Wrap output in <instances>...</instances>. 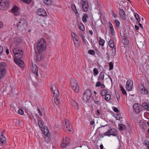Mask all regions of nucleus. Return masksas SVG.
Returning <instances> with one entry per match:
<instances>
[{"label": "nucleus", "instance_id": "f704fd0d", "mask_svg": "<svg viewBox=\"0 0 149 149\" xmlns=\"http://www.w3.org/2000/svg\"><path fill=\"white\" fill-rule=\"evenodd\" d=\"M100 40L99 41V45L102 46H103L105 42L104 40L103 39H102L101 37L99 38Z\"/></svg>", "mask_w": 149, "mask_h": 149}, {"label": "nucleus", "instance_id": "603ef678", "mask_svg": "<svg viewBox=\"0 0 149 149\" xmlns=\"http://www.w3.org/2000/svg\"><path fill=\"white\" fill-rule=\"evenodd\" d=\"M110 30L111 32V34L113 35H114L115 34V32L114 30L113 27H111L109 29Z\"/></svg>", "mask_w": 149, "mask_h": 149}, {"label": "nucleus", "instance_id": "58836bf2", "mask_svg": "<svg viewBox=\"0 0 149 149\" xmlns=\"http://www.w3.org/2000/svg\"><path fill=\"white\" fill-rule=\"evenodd\" d=\"M44 2L47 5H50L51 4V0H44Z\"/></svg>", "mask_w": 149, "mask_h": 149}, {"label": "nucleus", "instance_id": "f3484780", "mask_svg": "<svg viewBox=\"0 0 149 149\" xmlns=\"http://www.w3.org/2000/svg\"><path fill=\"white\" fill-rule=\"evenodd\" d=\"M72 106L76 109L79 110V104L73 99H71L70 101Z\"/></svg>", "mask_w": 149, "mask_h": 149}, {"label": "nucleus", "instance_id": "9d476101", "mask_svg": "<svg viewBox=\"0 0 149 149\" xmlns=\"http://www.w3.org/2000/svg\"><path fill=\"white\" fill-rule=\"evenodd\" d=\"M81 3L82 4V7L84 11L86 12L88 10V3L87 1L83 0H81Z\"/></svg>", "mask_w": 149, "mask_h": 149}, {"label": "nucleus", "instance_id": "ddd939ff", "mask_svg": "<svg viewBox=\"0 0 149 149\" xmlns=\"http://www.w3.org/2000/svg\"><path fill=\"white\" fill-rule=\"evenodd\" d=\"M63 124L64 126H66V128L69 131H71L72 127L69 121L65 119L63 122Z\"/></svg>", "mask_w": 149, "mask_h": 149}, {"label": "nucleus", "instance_id": "cd10ccee", "mask_svg": "<svg viewBox=\"0 0 149 149\" xmlns=\"http://www.w3.org/2000/svg\"><path fill=\"white\" fill-rule=\"evenodd\" d=\"M42 129H43L44 130V134L46 136L48 135L49 133V131L47 128V127L45 128V127Z\"/></svg>", "mask_w": 149, "mask_h": 149}, {"label": "nucleus", "instance_id": "e2e57ef3", "mask_svg": "<svg viewBox=\"0 0 149 149\" xmlns=\"http://www.w3.org/2000/svg\"><path fill=\"white\" fill-rule=\"evenodd\" d=\"M100 110H97L96 111V114L98 116L100 115Z\"/></svg>", "mask_w": 149, "mask_h": 149}, {"label": "nucleus", "instance_id": "1a4fd4ad", "mask_svg": "<svg viewBox=\"0 0 149 149\" xmlns=\"http://www.w3.org/2000/svg\"><path fill=\"white\" fill-rule=\"evenodd\" d=\"M31 70L32 72L36 75V78L40 76V75H39L38 73V67L33 63H32Z\"/></svg>", "mask_w": 149, "mask_h": 149}, {"label": "nucleus", "instance_id": "774afa93", "mask_svg": "<svg viewBox=\"0 0 149 149\" xmlns=\"http://www.w3.org/2000/svg\"><path fill=\"white\" fill-rule=\"evenodd\" d=\"M38 111L39 115L40 116H42V113L39 109H38Z\"/></svg>", "mask_w": 149, "mask_h": 149}, {"label": "nucleus", "instance_id": "3c124183", "mask_svg": "<svg viewBox=\"0 0 149 149\" xmlns=\"http://www.w3.org/2000/svg\"><path fill=\"white\" fill-rule=\"evenodd\" d=\"M18 112L19 114L21 115L23 114L24 113V111L22 109H19L18 110Z\"/></svg>", "mask_w": 149, "mask_h": 149}, {"label": "nucleus", "instance_id": "13d9d810", "mask_svg": "<svg viewBox=\"0 0 149 149\" xmlns=\"http://www.w3.org/2000/svg\"><path fill=\"white\" fill-rule=\"evenodd\" d=\"M102 83L101 82L98 81L97 82L95 85V86L96 87H98L100 86L101 85Z\"/></svg>", "mask_w": 149, "mask_h": 149}, {"label": "nucleus", "instance_id": "8fccbe9b", "mask_svg": "<svg viewBox=\"0 0 149 149\" xmlns=\"http://www.w3.org/2000/svg\"><path fill=\"white\" fill-rule=\"evenodd\" d=\"M114 22L116 24V26L118 27L120 25V22L117 19H115L114 20Z\"/></svg>", "mask_w": 149, "mask_h": 149}, {"label": "nucleus", "instance_id": "2f4dec72", "mask_svg": "<svg viewBox=\"0 0 149 149\" xmlns=\"http://www.w3.org/2000/svg\"><path fill=\"white\" fill-rule=\"evenodd\" d=\"M54 94V96L55 97H58V96L59 92L58 90L57 89L55 91L52 92Z\"/></svg>", "mask_w": 149, "mask_h": 149}, {"label": "nucleus", "instance_id": "412c9836", "mask_svg": "<svg viewBox=\"0 0 149 149\" xmlns=\"http://www.w3.org/2000/svg\"><path fill=\"white\" fill-rule=\"evenodd\" d=\"M100 97L95 96V97L93 99L95 103L97 105H101V104L100 101Z\"/></svg>", "mask_w": 149, "mask_h": 149}, {"label": "nucleus", "instance_id": "4d7b16f0", "mask_svg": "<svg viewBox=\"0 0 149 149\" xmlns=\"http://www.w3.org/2000/svg\"><path fill=\"white\" fill-rule=\"evenodd\" d=\"M116 97L117 100L119 101L120 99V96L118 93H115Z\"/></svg>", "mask_w": 149, "mask_h": 149}, {"label": "nucleus", "instance_id": "37998d69", "mask_svg": "<svg viewBox=\"0 0 149 149\" xmlns=\"http://www.w3.org/2000/svg\"><path fill=\"white\" fill-rule=\"evenodd\" d=\"M50 88L52 92L56 90V89H57V88H56L55 85L54 84L51 85L50 87Z\"/></svg>", "mask_w": 149, "mask_h": 149}, {"label": "nucleus", "instance_id": "09e8293b", "mask_svg": "<svg viewBox=\"0 0 149 149\" xmlns=\"http://www.w3.org/2000/svg\"><path fill=\"white\" fill-rule=\"evenodd\" d=\"M109 70H111L113 69V63L112 62H110L109 64Z\"/></svg>", "mask_w": 149, "mask_h": 149}, {"label": "nucleus", "instance_id": "423d86ee", "mask_svg": "<svg viewBox=\"0 0 149 149\" xmlns=\"http://www.w3.org/2000/svg\"><path fill=\"white\" fill-rule=\"evenodd\" d=\"M6 65L4 62L0 63V79L3 78L6 74Z\"/></svg>", "mask_w": 149, "mask_h": 149}, {"label": "nucleus", "instance_id": "dca6fc26", "mask_svg": "<svg viewBox=\"0 0 149 149\" xmlns=\"http://www.w3.org/2000/svg\"><path fill=\"white\" fill-rule=\"evenodd\" d=\"M20 59H14V60L17 65L21 68H23L24 65V63L22 60H21Z\"/></svg>", "mask_w": 149, "mask_h": 149}, {"label": "nucleus", "instance_id": "393cba45", "mask_svg": "<svg viewBox=\"0 0 149 149\" xmlns=\"http://www.w3.org/2000/svg\"><path fill=\"white\" fill-rule=\"evenodd\" d=\"M19 9V8L18 7L14 6L11 9V10L13 13H16L18 12Z\"/></svg>", "mask_w": 149, "mask_h": 149}, {"label": "nucleus", "instance_id": "6ab92c4d", "mask_svg": "<svg viewBox=\"0 0 149 149\" xmlns=\"http://www.w3.org/2000/svg\"><path fill=\"white\" fill-rule=\"evenodd\" d=\"M3 134V133H1L0 137V142L2 144L6 143V138Z\"/></svg>", "mask_w": 149, "mask_h": 149}, {"label": "nucleus", "instance_id": "ea45409f", "mask_svg": "<svg viewBox=\"0 0 149 149\" xmlns=\"http://www.w3.org/2000/svg\"><path fill=\"white\" fill-rule=\"evenodd\" d=\"M119 130H124L125 129V125L123 124H120L119 125Z\"/></svg>", "mask_w": 149, "mask_h": 149}, {"label": "nucleus", "instance_id": "a878e982", "mask_svg": "<svg viewBox=\"0 0 149 149\" xmlns=\"http://www.w3.org/2000/svg\"><path fill=\"white\" fill-rule=\"evenodd\" d=\"M109 46L112 48L115 47H116L114 45V42L113 40L111 39L109 41Z\"/></svg>", "mask_w": 149, "mask_h": 149}, {"label": "nucleus", "instance_id": "f8f14e48", "mask_svg": "<svg viewBox=\"0 0 149 149\" xmlns=\"http://www.w3.org/2000/svg\"><path fill=\"white\" fill-rule=\"evenodd\" d=\"M133 84V81L130 79L127 80V81L126 85V89L128 91H130L132 90Z\"/></svg>", "mask_w": 149, "mask_h": 149}, {"label": "nucleus", "instance_id": "bb28decb", "mask_svg": "<svg viewBox=\"0 0 149 149\" xmlns=\"http://www.w3.org/2000/svg\"><path fill=\"white\" fill-rule=\"evenodd\" d=\"M38 124L39 127L40 128L42 129L45 127L44 125V122L41 120H39L38 121Z\"/></svg>", "mask_w": 149, "mask_h": 149}, {"label": "nucleus", "instance_id": "c85d7f7f", "mask_svg": "<svg viewBox=\"0 0 149 149\" xmlns=\"http://www.w3.org/2000/svg\"><path fill=\"white\" fill-rule=\"evenodd\" d=\"M38 54H38L36 56V60L37 61H39L41 59L42 57L41 55V53H39L38 52Z\"/></svg>", "mask_w": 149, "mask_h": 149}, {"label": "nucleus", "instance_id": "052dcab7", "mask_svg": "<svg viewBox=\"0 0 149 149\" xmlns=\"http://www.w3.org/2000/svg\"><path fill=\"white\" fill-rule=\"evenodd\" d=\"M116 120H120V115L119 114H117L116 116Z\"/></svg>", "mask_w": 149, "mask_h": 149}, {"label": "nucleus", "instance_id": "a211bd4d", "mask_svg": "<svg viewBox=\"0 0 149 149\" xmlns=\"http://www.w3.org/2000/svg\"><path fill=\"white\" fill-rule=\"evenodd\" d=\"M119 14L120 17L123 19H125V11L122 9H119Z\"/></svg>", "mask_w": 149, "mask_h": 149}, {"label": "nucleus", "instance_id": "0eeeda50", "mask_svg": "<svg viewBox=\"0 0 149 149\" xmlns=\"http://www.w3.org/2000/svg\"><path fill=\"white\" fill-rule=\"evenodd\" d=\"M91 95V92L90 90H86L84 93L83 96V100L84 101H88L90 98Z\"/></svg>", "mask_w": 149, "mask_h": 149}, {"label": "nucleus", "instance_id": "a19ab883", "mask_svg": "<svg viewBox=\"0 0 149 149\" xmlns=\"http://www.w3.org/2000/svg\"><path fill=\"white\" fill-rule=\"evenodd\" d=\"M111 97V95L109 94H107L105 96V99L107 101H109Z\"/></svg>", "mask_w": 149, "mask_h": 149}, {"label": "nucleus", "instance_id": "69168bd1", "mask_svg": "<svg viewBox=\"0 0 149 149\" xmlns=\"http://www.w3.org/2000/svg\"><path fill=\"white\" fill-rule=\"evenodd\" d=\"M101 88L102 89L105 88V86L104 84H101V85L100 86Z\"/></svg>", "mask_w": 149, "mask_h": 149}, {"label": "nucleus", "instance_id": "9b49d317", "mask_svg": "<svg viewBox=\"0 0 149 149\" xmlns=\"http://www.w3.org/2000/svg\"><path fill=\"white\" fill-rule=\"evenodd\" d=\"M133 108L135 112L138 114L142 110V106L139 104L135 103L133 104Z\"/></svg>", "mask_w": 149, "mask_h": 149}, {"label": "nucleus", "instance_id": "7ed1b4c3", "mask_svg": "<svg viewBox=\"0 0 149 149\" xmlns=\"http://www.w3.org/2000/svg\"><path fill=\"white\" fill-rule=\"evenodd\" d=\"M13 52L15 56L14 59L21 58L23 56L24 52L23 50L19 48H16L13 49Z\"/></svg>", "mask_w": 149, "mask_h": 149}, {"label": "nucleus", "instance_id": "de8ad7c7", "mask_svg": "<svg viewBox=\"0 0 149 149\" xmlns=\"http://www.w3.org/2000/svg\"><path fill=\"white\" fill-rule=\"evenodd\" d=\"M141 126L143 129H146L147 127V125L145 123H143L142 124H141Z\"/></svg>", "mask_w": 149, "mask_h": 149}, {"label": "nucleus", "instance_id": "72a5a7b5", "mask_svg": "<svg viewBox=\"0 0 149 149\" xmlns=\"http://www.w3.org/2000/svg\"><path fill=\"white\" fill-rule=\"evenodd\" d=\"M71 7L72 9L74 11L75 13L76 14H78L79 15V13L77 12V10L76 9V6L75 5L73 4L71 6Z\"/></svg>", "mask_w": 149, "mask_h": 149}, {"label": "nucleus", "instance_id": "bf43d9fd", "mask_svg": "<svg viewBox=\"0 0 149 149\" xmlns=\"http://www.w3.org/2000/svg\"><path fill=\"white\" fill-rule=\"evenodd\" d=\"M27 113L29 114V118L31 120H32L33 118H34L33 116L32 115L31 113L29 112V113Z\"/></svg>", "mask_w": 149, "mask_h": 149}, {"label": "nucleus", "instance_id": "c756f323", "mask_svg": "<svg viewBox=\"0 0 149 149\" xmlns=\"http://www.w3.org/2000/svg\"><path fill=\"white\" fill-rule=\"evenodd\" d=\"M79 28L80 30L83 31L85 30L84 26L83 24L82 23L78 24Z\"/></svg>", "mask_w": 149, "mask_h": 149}, {"label": "nucleus", "instance_id": "4c0bfd02", "mask_svg": "<svg viewBox=\"0 0 149 149\" xmlns=\"http://www.w3.org/2000/svg\"><path fill=\"white\" fill-rule=\"evenodd\" d=\"M134 16L137 22H139L140 21V19L138 14L136 13H135L134 15Z\"/></svg>", "mask_w": 149, "mask_h": 149}, {"label": "nucleus", "instance_id": "f257e3e1", "mask_svg": "<svg viewBox=\"0 0 149 149\" xmlns=\"http://www.w3.org/2000/svg\"><path fill=\"white\" fill-rule=\"evenodd\" d=\"M36 46L39 53H41L46 49L47 43L45 40L43 38H41L37 42Z\"/></svg>", "mask_w": 149, "mask_h": 149}, {"label": "nucleus", "instance_id": "f03ea898", "mask_svg": "<svg viewBox=\"0 0 149 149\" xmlns=\"http://www.w3.org/2000/svg\"><path fill=\"white\" fill-rule=\"evenodd\" d=\"M27 21L23 18L21 19L17 25V30L21 31L25 30L27 26Z\"/></svg>", "mask_w": 149, "mask_h": 149}, {"label": "nucleus", "instance_id": "a18cd8bd", "mask_svg": "<svg viewBox=\"0 0 149 149\" xmlns=\"http://www.w3.org/2000/svg\"><path fill=\"white\" fill-rule=\"evenodd\" d=\"M98 73V72L96 68H94L93 69V73L94 76L97 75Z\"/></svg>", "mask_w": 149, "mask_h": 149}, {"label": "nucleus", "instance_id": "6e6d98bb", "mask_svg": "<svg viewBox=\"0 0 149 149\" xmlns=\"http://www.w3.org/2000/svg\"><path fill=\"white\" fill-rule=\"evenodd\" d=\"M113 111L115 112H116V113L119 112V111L118 110V109L117 108L113 107Z\"/></svg>", "mask_w": 149, "mask_h": 149}, {"label": "nucleus", "instance_id": "c03bdc74", "mask_svg": "<svg viewBox=\"0 0 149 149\" xmlns=\"http://www.w3.org/2000/svg\"><path fill=\"white\" fill-rule=\"evenodd\" d=\"M88 53L89 54L94 55L95 54V52L93 50L90 49L88 51Z\"/></svg>", "mask_w": 149, "mask_h": 149}, {"label": "nucleus", "instance_id": "0e129e2a", "mask_svg": "<svg viewBox=\"0 0 149 149\" xmlns=\"http://www.w3.org/2000/svg\"><path fill=\"white\" fill-rule=\"evenodd\" d=\"M3 26V23L2 22H0V29L2 28Z\"/></svg>", "mask_w": 149, "mask_h": 149}, {"label": "nucleus", "instance_id": "5fc2aeb1", "mask_svg": "<svg viewBox=\"0 0 149 149\" xmlns=\"http://www.w3.org/2000/svg\"><path fill=\"white\" fill-rule=\"evenodd\" d=\"M112 52V54L114 55L116 53V47L113 48L111 49Z\"/></svg>", "mask_w": 149, "mask_h": 149}, {"label": "nucleus", "instance_id": "7c9ffc66", "mask_svg": "<svg viewBox=\"0 0 149 149\" xmlns=\"http://www.w3.org/2000/svg\"><path fill=\"white\" fill-rule=\"evenodd\" d=\"M120 90L122 91L123 94L124 95H127V93L125 90L123 88V86L121 85L120 86Z\"/></svg>", "mask_w": 149, "mask_h": 149}, {"label": "nucleus", "instance_id": "20e7f679", "mask_svg": "<svg viewBox=\"0 0 149 149\" xmlns=\"http://www.w3.org/2000/svg\"><path fill=\"white\" fill-rule=\"evenodd\" d=\"M70 84L72 89L75 92L78 93L79 91V86L77 81L74 79H70Z\"/></svg>", "mask_w": 149, "mask_h": 149}, {"label": "nucleus", "instance_id": "4be33fe9", "mask_svg": "<svg viewBox=\"0 0 149 149\" xmlns=\"http://www.w3.org/2000/svg\"><path fill=\"white\" fill-rule=\"evenodd\" d=\"M104 72H102L100 74L98 78V80L99 81H102L104 79Z\"/></svg>", "mask_w": 149, "mask_h": 149}, {"label": "nucleus", "instance_id": "864d4df0", "mask_svg": "<svg viewBox=\"0 0 149 149\" xmlns=\"http://www.w3.org/2000/svg\"><path fill=\"white\" fill-rule=\"evenodd\" d=\"M24 3H26L27 4H29L32 1V0H21Z\"/></svg>", "mask_w": 149, "mask_h": 149}, {"label": "nucleus", "instance_id": "4468645a", "mask_svg": "<svg viewBox=\"0 0 149 149\" xmlns=\"http://www.w3.org/2000/svg\"><path fill=\"white\" fill-rule=\"evenodd\" d=\"M37 13L39 15L44 17L47 15V14L45 10L42 8H38L37 11Z\"/></svg>", "mask_w": 149, "mask_h": 149}, {"label": "nucleus", "instance_id": "e433bc0d", "mask_svg": "<svg viewBox=\"0 0 149 149\" xmlns=\"http://www.w3.org/2000/svg\"><path fill=\"white\" fill-rule=\"evenodd\" d=\"M127 37L126 36H124L122 38V42L124 44L127 43Z\"/></svg>", "mask_w": 149, "mask_h": 149}, {"label": "nucleus", "instance_id": "2eb2a0df", "mask_svg": "<svg viewBox=\"0 0 149 149\" xmlns=\"http://www.w3.org/2000/svg\"><path fill=\"white\" fill-rule=\"evenodd\" d=\"M72 38L74 42V45L76 47L79 46L78 40L77 39V36L74 33H72Z\"/></svg>", "mask_w": 149, "mask_h": 149}, {"label": "nucleus", "instance_id": "aec40b11", "mask_svg": "<svg viewBox=\"0 0 149 149\" xmlns=\"http://www.w3.org/2000/svg\"><path fill=\"white\" fill-rule=\"evenodd\" d=\"M69 139L68 137H65V138L63 140L62 143L61 145V147H64V144H69Z\"/></svg>", "mask_w": 149, "mask_h": 149}, {"label": "nucleus", "instance_id": "338daca9", "mask_svg": "<svg viewBox=\"0 0 149 149\" xmlns=\"http://www.w3.org/2000/svg\"><path fill=\"white\" fill-rule=\"evenodd\" d=\"M149 141H145L144 143V144L146 146H148V145Z\"/></svg>", "mask_w": 149, "mask_h": 149}, {"label": "nucleus", "instance_id": "79ce46f5", "mask_svg": "<svg viewBox=\"0 0 149 149\" xmlns=\"http://www.w3.org/2000/svg\"><path fill=\"white\" fill-rule=\"evenodd\" d=\"M148 106L149 105L146 102H144L142 104V106L145 109H146L147 108H148Z\"/></svg>", "mask_w": 149, "mask_h": 149}, {"label": "nucleus", "instance_id": "b1692460", "mask_svg": "<svg viewBox=\"0 0 149 149\" xmlns=\"http://www.w3.org/2000/svg\"><path fill=\"white\" fill-rule=\"evenodd\" d=\"M141 86L142 87L141 88H140L141 92L144 94L148 93V90L145 88L143 85Z\"/></svg>", "mask_w": 149, "mask_h": 149}, {"label": "nucleus", "instance_id": "473e14b6", "mask_svg": "<svg viewBox=\"0 0 149 149\" xmlns=\"http://www.w3.org/2000/svg\"><path fill=\"white\" fill-rule=\"evenodd\" d=\"M88 17V15L87 14H84L82 18V21L84 22H87L86 18Z\"/></svg>", "mask_w": 149, "mask_h": 149}, {"label": "nucleus", "instance_id": "6e6552de", "mask_svg": "<svg viewBox=\"0 0 149 149\" xmlns=\"http://www.w3.org/2000/svg\"><path fill=\"white\" fill-rule=\"evenodd\" d=\"M118 134V132L114 128H111L108 130L107 132H105L104 135L108 136H110L111 135L116 136Z\"/></svg>", "mask_w": 149, "mask_h": 149}, {"label": "nucleus", "instance_id": "39448f33", "mask_svg": "<svg viewBox=\"0 0 149 149\" xmlns=\"http://www.w3.org/2000/svg\"><path fill=\"white\" fill-rule=\"evenodd\" d=\"M10 7V3L9 0H0V9L6 10Z\"/></svg>", "mask_w": 149, "mask_h": 149}, {"label": "nucleus", "instance_id": "c9c22d12", "mask_svg": "<svg viewBox=\"0 0 149 149\" xmlns=\"http://www.w3.org/2000/svg\"><path fill=\"white\" fill-rule=\"evenodd\" d=\"M107 91L105 89L102 90L101 92V94L102 96H104L107 94Z\"/></svg>", "mask_w": 149, "mask_h": 149}, {"label": "nucleus", "instance_id": "5701e85b", "mask_svg": "<svg viewBox=\"0 0 149 149\" xmlns=\"http://www.w3.org/2000/svg\"><path fill=\"white\" fill-rule=\"evenodd\" d=\"M21 42L22 40L19 37H17L15 38V43L16 45H19L21 43Z\"/></svg>", "mask_w": 149, "mask_h": 149}, {"label": "nucleus", "instance_id": "680f3d73", "mask_svg": "<svg viewBox=\"0 0 149 149\" xmlns=\"http://www.w3.org/2000/svg\"><path fill=\"white\" fill-rule=\"evenodd\" d=\"M3 50V47L0 45V54H1V53L2 52Z\"/></svg>", "mask_w": 149, "mask_h": 149}, {"label": "nucleus", "instance_id": "49530a36", "mask_svg": "<svg viewBox=\"0 0 149 149\" xmlns=\"http://www.w3.org/2000/svg\"><path fill=\"white\" fill-rule=\"evenodd\" d=\"M54 102L57 105H58L59 103V99L58 97H56L54 99Z\"/></svg>", "mask_w": 149, "mask_h": 149}]
</instances>
